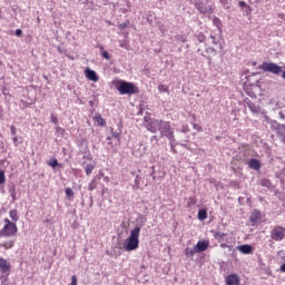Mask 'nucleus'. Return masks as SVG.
<instances>
[{"label": "nucleus", "instance_id": "nucleus-48", "mask_svg": "<svg viewBox=\"0 0 285 285\" xmlns=\"http://www.w3.org/2000/svg\"><path fill=\"white\" fill-rule=\"evenodd\" d=\"M102 57H104V59L109 60L110 59V53H108V51H102Z\"/></svg>", "mask_w": 285, "mask_h": 285}, {"label": "nucleus", "instance_id": "nucleus-51", "mask_svg": "<svg viewBox=\"0 0 285 285\" xmlns=\"http://www.w3.org/2000/svg\"><path fill=\"white\" fill-rule=\"evenodd\" d=\"M3 222H4V226H10L11 224H13V223L10 222V219H8V218H4Z\"/></svg>", "mask_w": 285, "mask_h": 285}, {"label": "nucleus", "instance_id": "nucleus-31", "mask_svg": "<svg viewBox=\"0 0 285 285\" xmlns=\"http://www.w3.org/2000/svg\"><path fill=\"white\" fill-rule=\"evenodd\" d=\"M140 181H141V178L139 177V175H137L134 183V190H139Z\"/></svg>", "mask_w": 285, "mask_h": 285}, {"label": "nucleus", "instance_id": "nucleus-3", "mask_svg": "<svg viewBox=\"0 0 285 285\" xmlns=\"http://www.w3.org/2000/svg\"><path fill=\"white\" fill-rule=\"evenodd\" d=\"M117 90L120 95H137V92H139V88L128 81H121L117 87Z\"/></svg>", "mask_w": 285, "mask_h": 285}, {"label": "nucleus", "instance_id": "nucleus-49", "mask_svg": "<svg viewBox=\"0 0 285 285\" xmlns=\"http://www.w3.org/2000/svg\"><path fill=\"white\" fill-rule=\"evenodd\" d=\"M238 6H239V8H247L248 7V4H246L245 1H239Z\"/></svg>", "mask_w": 285, "mask_h": 285}, {"label": "nucleus", "instance_id": "nucleus-13", "mask_svg": "<svg viewBox=\"0 0 285 285\" xmlns=\"http://www.w3.org/2000/svg\"><path fill=\"white\" fill-rule=\"evenodd\" d=\"M245 104L249 108L250 112H253L254 115H257L259 112V106L252 102L250 99L246 98Z\"/></svg>", "mask_w": 285, "mask_h": 285}, {"label": "nucleus", "instance_id": "nucleus-26", "mask_svg": "<svg viewBox=\"0 0 285 285\" xmlns=\"http://www.w3.org/2000/svg\"><path fill=\"white\" fill-rule=\"evenodd\" d=\"M209 39H212L213 46H219V41H222V38L219 36L210 35Z\"/></svg>", "mask_w": 285, "mask_h": 285}, {"label": "nucleus", "instance_id": "nucleus-12", "mask_svg": "<svg viewBox=\"0 0 285 285\" xmlns=\"http://www.w3.org/2000/svg\"><path fill=\"white\" fill-rule=\"evenodd\" d=\"M226 285H239V276L237 274H230L225 278Z\"/></svg>", "mask_w": 285, "mask_h": 285}, {"label": "nucleus", "instance_id": "nucleus-15", "mask_svg": "<svg viewBox=\"0 0 285 285\" xmlns=\"http://www.w3.org/2000/svg\"><path fill=\"white\" fill-rule=\"evenodd\" d=\"M237 250L243 253V255H250L253 253V246L252 245H240L236 247Z\"/></svg>", "mask_w": 285, "mask_h": 285}, {"label": "nucleus", "instance_id": "nucleus-44", "mask_svg": "<svg viewBox=\"0 0 285 285\" xmlns=\"http://www.w3.org/2000/svg\"><path fill=\"white\" fill-rule=\"evenodd\" d=\"M10 131H11L12 137L17 136V127H14L13 125L10 127Z\"/></svg>", "mask_w": 285, "mask_h": 285}, {"label": "nucleus", "instance_id": "nucleus-14", "mask_svg": "<svg viewBox=\"0 0 285 285\" xmlns=\"http://www.w3.org/2000/svg\"><path fill=\"white\" fill-rule=\"evenodd\" d=\"M259 219H262V214L259 213V210L255 209L249 217L252 226H255V224H257Z\"/></svg>", "mask_w": 285, "mask_h": 285}, {"label": "nucleus", "instance_id": "nucleus-47", "mask_svg": "<svg viewBox=\"0 0 285 285\" xmlns=\"http://www.w3.org/2000/svg\"><path fill=\"white\" fill-rule=\"evenodd\" d=\"M150 141H151V144H159V139L157 138V136H153L150 138Z\"/></svg>", "mask_w": 285, "mask_h": 285}, {"label": "nucleus", "instance_id": "nucleus-40", "mask_svg": "<svg viewBox=\"0 0 285 285\" xmlns=\"http://www.w3.org/2000/svg\"><path fill=\"white\" fill-rule=\"evenodd\" d=\"M150 121H153V119L150 118L149 115L144 117V126H146V124H150Z\"/></svg>", "mask_w": 285, "mask_h": 285}, {"label": "nucleus", "instance_id": "nucleus-60", "mask_svg": "<svg viewBox=\"0 0 285 285\" xmlns=\"http://www.w3.org/2000/svg\"><path fill=\"white\" fill-rule=\"evenodd\" d=\"M89 106H92V100L89 101Z\"/></svg>", "mask_w": 285, "mask_h": 285}, {"label": "nucleus", "instance_id": "nucleus-32", "mask_svg": "<svg viewBox=\"0 0 285 285\" xmlns=\"http://www.w3.org/2000/svg\"><path fill=\"white\" fill-rule=\"evenodd\" d=\"M97 189V180L92 179L88 185V190H96Z\"/></svg>", "mask_w": 285, "mask_h": 285}, {"label": "nucleus", "instance_id": "nucleus-19", "mask_svg": "<svg viewBox=\"0 0 285 285\" xmlns=\"http://www.w3.org/2000/svg\"><path fill=\"white\" fill-rule=\"evenodd\" d=\"M197 248L194 246L193 248H189V247H187L186 249H185V255H186V257H195V255H197Z\"/></svg>", "mask_w": 285, "mask_h": 285}, {"label": "nucleus", "instance_id": "nucleus-42", "mask_svg": "<svg viewBox=\"0 0 285 285\" xmlns=\"http://www.w3.org/2000/svg\"><path fill=\"white\" fill-rule=\"evenodd\" d=\"M78 279H77V275H72L71 276V282H70V284L69 285H78Z\"/></svg>", "mask_w": 285, "mask_h": 285}, {"label": "nucleus", "instance_id": "nucleus-11", "mask_svg": "<svg viewBox=\"0 0 285 285\" xmlns=\"http://www.w3.org/2000/svg\"><path fill=\"white\" fill-rule=\"evenodd\" d=\"M85 76L87 79H89V81H99V77L97 76V71L90 69V68H87L85 70Z\"/></svg>", "mask_w": 285, "mask_h": 285}, {"label": "nucleus", "instance_id": "nucleus-55", "mask_svg": "<svg viewBox=\"0 0 285 285\" xmlns=\"http://www.w3.org/2000/svg\"><path fill=\"white\" fill-rule=\"evenodd\" d=\"M220 248H228V244L222 243V244H220Z\"/></svg>", "mask_w": 285, "mask_h": 285}, {"label": "nucleus", "instance_id": "nucleus-54", "mask_svg": "<svg viewBox=\"0 0 285 285\" xmlns=\"http://www.w3.org/2000/svg\"><path fill=\"white\" fill-rule=\"evenodd\" d=\"M10 197L13 199V202L17 200V193L10 194Z\"/></svg>", "mask_w": 285, "mask_h": 285}, {"label": "nucleus", "instance_id": "nucleus-45", "mask_svg": "<svg viewBox=\"0 0 285 285\" xmlns=\"http://www.w3.org/2000/svg\"><path fill=\"white\" fill-rule=\"evenodd\" d=\"M51 122L57 126L59 124V119L55 115H51Z\"/></svg>", "mask_w": 285, "mask_h": 285}, {"label": "nucleus", "instance_id": "nucleus-46", "mask_svg": "<svg viewBox=\"0 0 285 285\" xmlns=\"http://www.w3.org/2000/svg\"><path fill=\"white\" fill-rule=\"evenodd\" d=\"M126 28H128V23L124 22L119 24V30H126Z\"/></svg>", "mask_w": 285, "mask_h": 285}, {"label": "nucleus", "instance_id": "nucleus-33", "mask_svg": "<svg viewBox=\"0 0 285 285\" xmlns=\"http://www.w3.org/2000/svg\"><path fill=\"white\" fill-rule=\"evenodd\" d=\"M66 129L61 128L60 126H56V135L63 137Z\"/></svg>", "mask_w": 285, "mask_h": 285}, {"label": "nucleus", "instance_id": "nucleus-52", "mask_svg": "<svg viewBox=\"0 0 285 285\" xmlns=\"http://www.w3.org/2000/svg\"><path fill=\"white\" fill-rule=\"evenodd\" d=\"M107 144H108V146H112V137L111 136H108L107 137Z\"/></svg>", "mask_w": 285, "mask_h": 285}, {"label": "nucleus", "instance_id": "nucleus-2", "mask_svg": "<svg viewBox=\"0 0 285 285\" xmlns=\"http://www.w3.org/2000/svg\"><path fill=\"white\" fill-rule=\"evenodd\" d=\"M158 131L160 132V137H166L169 141L175 139V128H173L170 121L163 120Z\"/></svg>", "mask_w": 285, "mask_h": 285}, {"label": "nucleus", "instance_id": "nucleus-5", "mask_svg": "<svg viewBox=\"0 0 285 285\" xmlns=\"http://www.w3.org/2000/svg\"><path fill=\"white\" fill-rule=\"evenodd\" d=\"M19 233V228L17 227V223H11V225H4L0 230L1 237H12Z\"/></svg>", "mask_w": 285, "mask_h": 285}, {"label": "nucleus", "instance_id": "nucleus-24", "mask_svg": "<svg viewBox=\"0 0 285 285\" xmlns=\"http://www.w3.org/2000/svg\"><path fill=\"white\" fill-rule=\"evenodd\" d=\"M48 166H51V168H63V166L57 160V158H53L48 163Z\"/></svg>", "mask_w": 285, "mask_h": 285}, {"label": "nucleus", "instance_id": "nucleus-10", "mask_svg": "<svg viewBox=\"0 0 285 285\" xmlns=\"http://www.w3.org/2000/svg\"><path fill=\"white\" fill-rule=\"evenodd\" d=\"M208 246H210V243L208 240H199L195 245V248L197 253H205V250H208Z\"/></svg>", "mask_w": 285, "mask_h": 285}, {"label": "nucleus", "instance_id": "nucleus-17", "mask_svg": "<svg viewBox=\"0 0 285 285\" xmlns=\"http://www.w3.org/2000/svg\"><path fill=\"white\" fill-rule=\"evenodd\" d=\"M196 41L197 48H204V45L202 46V43H206V36L204 33H198L196 36Z\"/></svg>", "mask_w": 285, "mask_h": 285}, {"label": "nucleus", "instance_id": "nucleus-39", "mask_svg": "<svg viewBox=\"0 0 285 285\" xmlns=\"http://www.w3.org/2000/svg\"><path fill=\"white\" fill-rule=\"evenodd\" d=\"M65 193L67 197H75V191L70 187L66 188Z\"/></svg>", "mask_w": 285, "mask_h": 285}, {"label": "nucleus", "instance_id": "nucleus-16", "mask_svg": "<svg viewBox=\"0 0 285 285\" xmlns=\"http://www.w3.org/2000/svg\"><path fill=\"white\" fill-rule=\"evenodd\" d=\"M248 166L249 168H253V170H259L262 168V163L255 158H252Z\"/></svg>", "mask_w": 285, "mask_h": 285}, {"label": "nucleus", "instance_id": "nucleus-57", "mask_svg": "<svg viewBox=\"0 0 285 285\" xmlns=\"http://www.w3.org/2000/svg\"><path fill=\"white\" fill-rule=\"evenodd\" d=\"M279 117L282 118V119H285V115H284V112H282V111H279Z\"/></svg>", "mask_w": 285, "mask_h": 285}, {"label": "nucleus", "instance_id": "nucleus-6", "mask_svg": "<svg viewBox=\"0 0 285 285\" xmlns=\"http://www.w3.org/2000/svg\"><path fill=\"white\" fill-rule=\"evenodd\" d=\"M271 239L274 242H283V239H285V227L274 226L271 232Z\"/></svg>", "mask_w": 285, "mask_h": 285}, {"label": "nucleus", "instance_id": "nucleus-25", "mask_svg": "<svg viewBox=\"0 0 285 285\" xmlns=\"http://www.w3.org/2000/svg\"><path fill=\"white\" fill-rule=\"evenodd\" d=\"M92 170H95V165H92V164H87V165L85 166V173H86L87 176L92 175Z\"/></svg>", "mask_w": 285, "mask_h": 285}, {"label": "nucleus", "instance_id": "nucleus-22", "mask_svg": "<svg viewBox=\"0 0 285 285\" xmlns=\"http://www.w3.org/2000/svg\"><path fill=\"white\" fill-rule=\"evenodd\" d=\"M208 218V212H206V209H199L198 210V219L200 222H204V219Z\"/></svg>", "mask_w": 285, "mask_h": 285}, {"label": "nucleus", "instance_id": "nucleus-38", "mask_svg": "<svg viewBox=\"0 0 285 285\" xmlns=\"http://www.w3.org/2000/svg\"><path fill=\"white\" fill-rule=\"evenodd\" d=\"M8 190H9V194H13V193H17V187L14 186V184H10L8 185Z\"/></svg>", "mask_w": 285, "mask_h": 285}, {"label": "nucleus", "instance_id": "nucleus-4", "mask_svg": "<svg viewBox=\"0 0 285 285\" xmlns=\"http://www.w3.org/2000/svg\"><path fill=\"white\" fill-rule=\"evenodd\" d=\"M196 52L200 55L202 57H205V59H213L215 55H217V49L213 47H208V45L204 43L203 47H198Z\"/></svg>", "mask_w": 285, "mask_h": 285}, {"label": "nucleus", "instance_id": "nucleus-37", "mask_svg": "<svg viewBox=\"0 0 285 285\" xmlns=\"http://www.w3.org/2000/svg\"><path fill=\"white\" fill-rule=\"evenodd\" d=\"M6 184V171L0 170V185Z\"/></svg>", "mask_w": 285, "mask_h": 285}, {"label": "nucleus", "instance_id": "nucleus-9", "mask_svg": "<svg viewBox=\"0 0 285 285\" xmlns=\"http://www.w3.org/2000/svg\"><path fill=\"white\" fill-rule=\"evenodd\" d=\"M11 268L12 265H10V262L3 257H0V273H2V275H10Z\"/></svg>", "mask_w": 285, "mask_h": 285}, {"label": "nucleus", "instance_id": "nucleus-35", "mask_svg": "<svg viewBox=\"0 0 285 285\" xmlns=\"http://www.w3.org/2000/svg\"><path fill=\"white\" fill-rule=\"evenodd\" d=\"M213 23H214V26H216V28H218V29L222 28V20L219 18L214 17Z\"/></svg>", "mask_w": 285, "mask_h": 285}, {"label": "nucleus", "instance_id": "nucleus-56", "mask_svg": "<svg viewBox=\"0 0 285 285\" xmlns=\"http://www.w3.org/2000/svg\"><path fill=\"white\" fill-rule=\"evenodd\" d=\"M178 39H180V41H183V43H186V39H184V37L179 36Z\"/></svg>", "mask_w": 285, "mask_h": 285}, {"label": "nucleus", "instance_id": "nucleus-34", "mask_svg": "<svg viewBox=\"0 0 285 285\" xmlns=\"http://www.w3.org/2000/svg\"><path fill=\"white\" fill-rule=\"evenodd\" d=\"M278 135L285 137V125H277Z\"/></svg>", "mask_w": 285, "mask_h": 285}, {"label": "nucleus", "instance_id": "nucleus-27", "mask_svg": "<svg viewBox=\"0 0 285 285\" xmlns=\"http://www.w3.org/2000/svg\"><path fill=\"white\" fill-rule=\"evenodd\" d=\"M110 137H111V139H116V144L121 142L120 134L117 132V131H114L112 129H111V136Z\"/></svg>", "mask_w": 285, "mask_h": 285}, {"label": "nucleus", "instance_id": "nucleus-43", "mask_svg": "<svg viewBox=\"0 0 285 285\" xmlns=\"http://www.w3.org/2000/svg\"><path fill=\"white\" fill-rule=\"evenodd\" d=\"M158 90H159V92H167L168 91V89L164 85H159Z\"/></svg>", "mask_w": 285, "mask_h": 285}, {"label": "nucleus", "instance_id": "nucleus-36", "mask_svg": "<svg viewBox=\"0 0 285 285\" xmlns=\"http://www.w3.org/2000/svg\"><path fill=\"white\" fill-rule=\"evenodd\" d=\"M252 12H253V9L250 8V6L245 7L244 14L246 17H250Z\"/></svg>", "mask_w": 285, "mask_h": 285}, {"label": "nucleus", "instance_id": "nucleus-53", "mask_svg": "<svg viewBox=\"0 0 285 285\" xmlns=\"http://www.w3.org/2000/svg\"><path fill=\"white\" fill-rule=\"evenodd\" d=\"M281 273H285V263H283L279 267Z\"/></svg>", "mask_w": 285, "mask_h": 285}, {"label": "nucleus", "instance_id": "nucleus-29", "mask_svg": "<svg viewBox=\"0 0 285 285\" xmlns=\"http://www.w3.org/2000/svg\"><path fill=\"white\" fill-rule=\"evenodd\" d=\"M2 248H4V250H10V248H12L14 246V242L10 240V242H6L1 244Z\"/></svg>", "mask_w": 285, "mask_h": 285}, {"label": "nucleus", "instance_id": "nucleus-7", "mask_svg": "<svg viewBox=\"0 0 285 285\" xmlns=\"http://www.w3.org/2000/svg\"><path fill=\"white\" fill-rule=\"evenodd\" d=\"M194 6L200 14H213V7H210V4H206L202 1H196Z\"/></svg>", "mask_w": 285, "mask_h": 285}, {"label": "nucleus", "instance_id": "nucleus-23", "mask_svg": "<svg viewBox=\"0 0 285 285\" xmlns=\"http://www.w3.org/2000/svg\"><path fill=\"white\" fill-rule=\"evenodd\" d=\"M9 216L12 219V222H19V212H17V209H11L9 212Z\"/></svg>", "mask_w": 285, "mask_h": 285}, {"label": "nucleus", "instance_id": "nucleus-21", "mask_svg": "<svg viewBox=\"0 0 285 285\" xmlns=\"http://www.w3.org/2000/svg\"><path fill=\"white\" fill-rule=\"evenodd\" d=\"M170 150L174 155H177L176 147L179 146V142L174 138L173 140H169Z\"/></svg>", "mask_w": 285, "mask_h": 285}, {"label": "nucleus", "instance_id": "nucleus-1", "mask_svg": "<svg viewBox=\"0 0 285 285\" xmlns=\"http://www.w3.org/2000/svg\"><path fill=\"white\" fill-rule=\"evenodd\" d=\"M139 235H141V227H135L130 232L127 242L124 244V248L127 253H131V250H137V248H139Z\"/></svg>", "mask_w": 285, "mask_h": 285}, {"label": "nucleus", "instance_id": "nucleus-8", "mask_svg": "<svg viewBox=\"0 0 285 285\" xmlns=\"http://www.w3.org/2000/svg\"><path fill=\"white\" fill-rule=\"evenodd\" d=\"M163 120L159 119H153L149 122L145 124V128L149 131V132H157L159 131V128L161 126Z\"/></svg>", "mask_w": 285, "mask_h": 285}, {"label": "nucleus", "instance_id": "nucleus-28", "mask_svg": "<svg viewBox=\"0 0 285 285\" xmlns=\"http://www.w3.org/2000/svg\"><path fill=\"white\" fill-rule=\"evenodd\" d=\"M12 141H13V146L17 147L20 144H23V137H21V136H13Z\"/></svg>", "mask_w": 285, "mask_h": 285}, {"label": "nucleus", "instance_id": "nucleus-20", "mask_svg": "<svg viewBox=\"0 0 285 285\" xmlns=\"http://www.w3.org/2000/svg\"><path fill=\"white\" fill-rule=\"evenodd\" d=\"M94 119L98 126H106V119H104L99 114H96Z\"/></svg>", "mask_w": 285, "mask_h": 285}, {"label": "nucleus", "instance_id": "nucleus-30", "mask_svg": "<svg viewBox=\"0 0 285 285\" xmlns=\"http://www.w3.org/2000/svg\"><path fill=\"white\" fill-rule=\"evenodd\" d=\"M119 47L124 48L125 50H130V45L128 43V40H120Z\"/></svg>", "mask_w": 285, "mask_h": 285}, {"label": "nucleus", "instance_id": "nucleus-61", "mask_svg": "<svg viewBox=\"0 0 285 285\" xmlns=\"http://www.w3.org/2000/svg\"><path fill=\"white\" fill-rule=\"evenodd\" d=\"M122 12H128V10L124 9Z\"/></svg>", "mask_w": 285, "mask_h": 285}, {"label": "nucleus", "instance_id": "nucleus-41", "mask_svg": "<svg viewBox=\"0 0 285 285\" xmlns=\"http://www.w3.org/2000/svg\"><path fill=\"white\" fill-rule=\"evenodd\" d=\"M180 132H190V128H188V125H183Z\"/></svg>", "mask_w": 285, "mask_h": 285}, {"label": "nucleus", "instance_id": "nucleus-18", "mask_svg": "<svg viewBox=\"0 0 285 285\" xmlns=\"http://www.w3.org/2000/svg\"><path fill=\"white\" fill-rule=\"evenodd\" d=\"M214 237H215V239H217L218 242H227V238H226V237H228V234L222 233V232H216V233L214 234Z\"/></svg>", "mask_w": 285, "mask_h": 285}, {"label": "nucleus", "instance_id": "nucleus-59", "mask_svg": "<svg viewBox=\"0 0 285 285\" xmlns=\"http://www.w3.org/2000/svg\"><path fill=\"white\" fill-rule=\"evenodd\" d=\"M180 146H183V148H188V145L186 144H180Z\"/></svg>", "mask_w": 285, "mask_h": 285}, {"label": "nucleus", "instance_id": "nucleus-58", "mask_svg": "<svg viewBox=\"0 0 285 285\" xmlns=\"http://www.w3.org/2000/svg\"><path fill=\"white\" fill-rule=\"evenodd\" d=\"M194 128H195V130H199V125L194 124Z\"/></svg>", "mask_w": 285, "mask_h": 285}, {"label": "nucleus", "instance_id": "nucleus-50", "mask_svg": "<svg viewBox=\"0 0 285 285\" xmlns=\"http://www.w3.org/2000/svg\"><path fill=\"white\" fill-rule=\"evenodd\" d=\"M23 35V31L21 29L16 30V37H21Z\"/></svg>", "mask_w": 285, "mask_h": 285}]
</instances>
